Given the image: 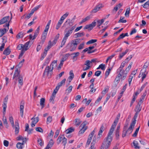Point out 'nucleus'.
Wrapping results in <instances>:
<instances>
[{
	"mask_svg": "<svg viewBox=\"0 0 149 149\" xmlns=\"http://www.w3.org/2000/svg\"><path fill=\"white\" fill-rule=\"evenodd\" d=\"M114 130L110 129L107 137L105 138L102 144L105 146V149H108L110 146L111 142L112 140L113 137L111 136Z\"/></svg>",
	"mask_w": 149,
	"mask_h": 149,
	"instance_id": "1",
	"label": "nucleus"
},
{
	"mask_svg": "<svg viewBox=\"0 0 149 149\" xmlns=\"http://www.w3.org/2000/svg\"><path fill=\"white\" fill-rule=\"evenodd\" d=\"M57 61L54 60L51 64L50 67L47 66L46 67L44 71L43 75H46L50 78L52 74L53 70L54 68V66L56 67L57 65Z\"/></svg>",
	"mask_w": 149,
	"mask_h": 149,
	"instance_id": "2",
	"label": "nucleus"
},
{
	"mask_svg": "<svg viewBox=\"0 0 149 149\" xmlns=\"http://www.w3.org/2000/svg\"><path fill=\"white\" fill-rule=\"evenodd\" d=\"M81 41L80 38H77L72 40L70 44H68L70 45V50L72 52L74 51L76 49L77 45L79 44Z\"/></svg>",
	"mask_w": 149,
	"mask_h": 149,
	"instance_id": "3",
	"label": "nucleus"
},
{
	"mask_svg": "<svg viewBox=\"0 0 149 149\" xmlns=\"http://www.w3.org/2000/svg\"><path fill=\"white\" fill-rule=\"evenodd\" d=\"M134 122L131 123L130 127L127 130H123L122 134L123 138L127 134L129 135L132 132L133 129L134 127Z\"/></svg>",
	"mask_w": 149,
	"mask_h": 149,
	"instance_id": "4",
	"label": "nucleus"
},
{
	"mask_svg": "<svg viewBox=\"0 0 149 149\" xmlns=\"http://www.w3.org/2000/svg\"><path fill=\"white\" fill-rule=\"evenodd\" d=\"M32 43L33 42H31L28 41L24 45L21 44L19 45L17 47V49L19 50H25V48H26L27 46L29 49Z\"/></svg>",
	"mask_w": 149,
	"mask_h": 149,
	"instance_id": "5",
	"label": "nucleus"
},
{
	"mask_svg": "<svg viewBox=\"0 0 149 149\" xmlns=\"http://www.w3.org/2000/svg\"><path fill=\"white\" fill-rule=\"evenodd\" d=\"M67 139L64 137V135H63L62 136L60 135L57 139V143L58 144H59L62 141V143L65 147L67 143Z\"/></svg>",
	"mask_w": 149,
	"mask_h": 149,
	"instance_id": "6",
	"label": "nucleus"
},
{
	"mask_svg": "<svg viewBox=\"0 0 149 149\" xmlns=\"http://www.w3.org/2000/svg\"><path fill=\"white\" fill-rule=\"evenodd\" d=\"M135 111L136 112V113L133 117L134 120H133L131 123H132L133 122H134V126L135 125L136 123V119L137 118V116L138 115L139 113L140 112V104H139V102L138 104L136 106L135 109Z\"/></svg>",
	"mask_w": 149,
	"mask_h": 149,
	"instance_id": "7",
	"label": "nucleus"
},
{
	"mask_svg": "<svg viewBox=\"0 0 149 149\" xmlns=\"http://www.w3.org/2000/svg\"><path fill=\"white\" fill-rule=\"evenodd\" d=\"M96 23L95 20H94L91 24L86 25L84 28V29H88V30H91L96 26Z\"/></svg>",
	"mask_w": 149,
	"mask_h": 149,
	"instance_id": "8",
	"label": "nucleus"
},
{
	"mask_svg": "<svg viewBox=\"0 0 149 149\" xmlns=\"http://www.w3.org/2000/svg\"><path fill=\"white\" fill-rule=\"evenodd\" d=\"M120 116V113H119L117 115L116 118L114 120V121L112 124L110 129H112L114 130V129L115 128L119 119Z\"/></svg>",
	"mask_w": 149,
	"mask_h": 149,
	"instance_id": "9",
	"label": "nucleus"
},
{
	"mask_svg": "<svg viewBox=\"0 0 149 149\" xmlns=\"http://www.w3.org/2000/svg\"><path fill=\"white\" fill-rule=\"evenodd\" d=\"M16 70H15L13 77V79L17 81L20 75V71L18 70V68H16Z\"/></svg>",
	"mask_w": 149,
	"mask_h": 149,
	"instance_id": "10",
	"label": "nucleus"
},
{
	"mask_svg": "<svg viewBox=\"0 0 149 149\" xmlns=\"http://www.w3.org/2000/svg\"><path fill=\"white\" fill-rule=\"evenodd\" d=\"M103 7V5L102 4H99L95 6V7L91 11V13H95L99 11L100 9Z\"/></svg>",
	"mask_w": 149,
	"mask_h": 149,
	"instance_id": "11",
	"label": "nucleus"
},
{
	"mask_svg": "<svg viewBox=\"0 0 149 149\" xmlns=\"http://www.w3.org/2000/svg\"><path fill=\"white\" fill-rule=\"evenodd\" d=\"M140 72H141L142 74V82L143 80L146 77V75L148 74V72L146 71V69L143 68L141 70Z\"/></svg>",
	"mask_w": 149,
	"mask_h": 149,
	"instance_id": "12",
	"label": "nucleus"
},
{
	"mask_svg": "<svg viewBox=\"0 0 149 149\" xmlns=\"http://www.w3.org/2000/svg\"><path fill=\"white\" fill-rule=\"evenodd\" d=\"M127 63V62L125 61L123 62V63H121L120 67L117 69V72H120L121 73H122V72H123V68L125 66V64Z\"/></svg>",
	"mask_w": 149,
	"mask_h": 149,
	"instance_id": "13",
	"label": "nucleus"
},
{
	"mask_svg": "<svg viewBox=\"0 0 149 149\" xmlns=\"http://www.w3.org/2000/svg\"><path fill=\"white\" fill-rule=\"evenodd\" d=\"M118 75L115 79V81H116L117 82H119L120 81V79H121L122 81L124 80V79H123L122 78L123 77V75L120 72H117Z\"/></svg>",
	"mask_w": 149,
	"mask_h": 149,
	"instance_id": "14",
	"label": "nucleus"
},
{
	"mask_svg": "<svg viewBox=\"0 0 149 149\" xmlns=\"http://www.w3.org/2000/svg\"><path fill=\"white\" fill-rule=\"evenodd\" d=\"M24 104V102L22 101L21 102L20 106V113L22 117H23V116Z\"/></svg>",
	"mask_w": 149,
	"mask_h": 149,
	"instance_id": "15",
	"label": "nucleus"
},
{
	"mask_svg": "<svg viewBox=\"0 0 149 149\" xmlns=\"http://www.w3.org/2000/svg\"><path fill=\"white\" fill-rule=\"evenodd\" d=\"M9 17V16H8L2 18L0 20V25L7 22Z\"/></svg>",
	"mask_w": 149,
	"mask_h": 149,
	"instance_id": "16",
	"label": "nucleus"
},
{
	"mask_svg": "<svg viewBox=\"0 0 149 149\" xmlns=\"http://www.w3.org/2000/svg\"><path fill=\"white\" fill-rule=\"evenodd\" d=\"M57 41L54 39V40L52 42L51 40H49L48 43V45L47 46L48 49H50L52 46H54L56 44Z\"/></svg>",
	"mask_w": 149,
	"mask_h": 149,
	"instance_id": "17",
	"label": "nucleus"
},
{
	"mask_svg": "<svg viewBox=\"0 0 149 149\" xmlns=\"http://www.w3.org/2000/svg\"><path fill=\"white\" fill-rule=\"evenodd\" d=\"M139 94V93L138 92H136L135 94L133 95V98L132 99L131 102L130 104V106L131 107L132 106V105L133 104V103L135 101L136 98V97Z\"/></svg>",
	"mask_w": 149,
	"mask_h": 149,
	"instance_id": "18",
	"label": "nucleus"
},
{
	"mask_svg": "<svg viewBox=\"0 0 149 149\" xmlns=\"http://www.w3.org/2000/svg\"><path fill=\"white\" fill-rule=\"evenodd\" d=\"M2 121L4 125L6 127L8 128V122L7 121L6 117L4 116H3L2 118Z\"/></svg>",
	"mask_w": 149,
	"mask_h": 149,
	"instance_id": "19",
	"label": "nucleus"
},
{
	"mask_svg": "<svg viewBox=\"0 0 149 149\" xmlns=\"http://www.w3.org/2000/svg\"><path fill=\"white\" fill-rule=\"evenodd\" d=\"M130 70H128L127 68H126V69L124 70H123V72H122V74L123 75V77L122 78L123 79H125L127 77V74L129 72Z\"/></svg>",
	"mask_w": 149,
	"mask_h": 149,
	"instance_id": "20",
	"label": "nucleus"
},
{
	"mask_svg": "<svg viewBox=\"0 0 149 149\" xmlns=\"http://www.w3.org/2000/svg\"><path fill=\"white\" fill-rule=\"evenodd\" d=\"M40 29V26H39L35 32L34 35L33 36V38H32V40L35 39L37 36L38 35V34Z\"/></svg>",
	"mask_w": 149,
	"mask_h": 149,
	"instance_id": "21",
	"label": "nucleus"
},
{
	"mask_svg": "<svg viewBox=\"0 0 149 149\" xmlns=\"http://www.w3.org/2000/svg\"><path fill=\"white\" fill-rule=\"evenodd\" d=\"M10 52L11 51L10 49L9 46L5 49L3 52V54L6 55H8L10 54Z\"/></svg>",
	"mask_w": 149,
	"mask_h": 149,
	"instance_id": "22",
	"label": "nucleus"
},
{
	"mask_svg": "<svg viewBox=\"0 0 149 149\" xmlns=\"http://www.w3.org/2000/svg\"><path fill=\"white\" fill-rule=\"evenodd\" d=\"M63 21L64 20L61 18L59 20L56 27V29L57 30L58 29L61 27V24L63 22Z\"/></svg>",
	"mask_w": 149,
	"mask_h": 149,
	"instance_id": "23",
	"label": "nucleus"
},
{
	"mask_svg": "<svg viewBox=\"0 0 149 149\" xmlns=\"http://www.w3.org/2000/svg\"><path fill=\"white\" fill-rule=\"evenodd\" d=\"M15 134H17L18 133L19 131V123L18 122L15 121Z\"/></svg>",
	"mask_w": 149,
	"mask_h": 149,
	"instance_id": "24",
	"label": "nucleus"
},
{
	"mask_svg": "<svg viewBox=\"0 0 149 149\" xmlns=\"http://www.w3.org/2000/svg\"><path fill=\"white\" fill-rule=\"evenodd\" d=\"M133 144L134 146V148L135 149H139L140 147L139 146V143L138 142L134 140L133 141Z\"/></svg>",
	"mask_w": 149,
	"mask_h": 149,
	"instance_id": "25",
	"label": "nucleus"
},
{
	"mask_svg": "<svg viewBox=\"0 0 149 149\" xmlns=\"http://www.w3.org/2000/svg\"><path fill=\"white\" fill-rule=\"evenodd\" d=\"M7 31H8V30L5 28L0 29V37H2L6 32Z\"/></svg>",
	"mask_w": 149,
	"mask_h": 149,
	"instance_id": "26",
	"label": "nucleus"
},
{
	"mask_svg": "<svg viewBox=\"0 0 149 149\" xmlns=\"http://www.w3.org/2000/svg\"><path fill=\"white\" fill-rule=\"evenodd\" d=\"M45 98H42L40 100V104L42 107V109L45 107Z\"/></svg>",
	"mask_w": 149,
	"mask_h": 149,
	"instance_id": "27",
	"label": "nucleus"
},
{
	"mask_svg": "<svg viewBox=\"0 0 149 149\" xmlns=\"http://www.w3.org/2000/svg\"><path fill=\"white\" fill-rule=\"evenodd\" d=\"M54 143V142L53 140L52 139H51L50 140L46 147L49 148L52 147Z\"/></svg>",
	"mask_w": 149,
	"mask_h": 149,
	"instance_id": "28",
	"label": "nucleus"
},
{
	"mask_svg": "<svg viewBox=\"0 0 149 149\" xmlns=\"http://www.w3.org/2000/svg\"><path fill=\"white\" fill-rule=\"evenodd\" d=\"M74 129L73 127H70L66 130L65 131V132L66 134L74 132Z\"/></svg>",
	"mask_w": 149,
	"mask_h": 149,
	"instance_id": "29",
	"label": "nucleus"
},
{
	"mask_svg": "<svg viewBox=\"0 0 149 149\" xmlns=\"http://www.w3.org/2000/svg\"><path fill=\"white\" fill-rule=\"evenodd\" d=\"M129 49H127L125 52H122L121 53H120L119 55V58L120 59H121L122 58V57L126 54L127 53V52H128Z\"/></svg>",
	"mask_w": 149,
	"mask_h": 149,
	"instance_id": "30",
	"label": "nucleus"
},
{
	"mask_svg": "<svg viewBox=\"0 0 149 149\" xmlns=\"http://www.w3.org/2000/svg\"><path fill=\"white\" fill-rule=\"evenodd\" d=\"M85 35V33L84 32H79L75 34V35L76 36V38H79Z\"/></svg>",
	"mask_w": 149,
	"mask_h": 149,
	"instance_id": "31",
	"label": "nucleus"
},
{
	"mask_svg": "<svg viewBox=\"0 0 149 149\" xmlns=\"http://www.w3.org/2000/svg\"><path fill=\"white\" fill-rule=\"evenodd\" d=\"M104 126L102 125L101 127L99 132L98 134V136H99V137H100V135H102V134L104 130Z\"/></svg>",
	"mask_w": 149,
	"mask_h": 149,
	"instance_id": "32",
	"label": "nucleus"
},
{
	"mask_svg": "<svg viewBox=\"0 0 149 149\" xmlns=\"http://www.w3.org/2000/svg\"><path fill=\"white\" fill-rule=\"evenodd\" d=\"M3 115H5L6 111V108H7V103H6V102H3Z\"/></svg>",
	"mask_w": 149,
	"mask_h": 149,
	"instance_id": "33",
	"label": "nucleus"
},
{
	"mask_svg": "<svg viewBox=\"0 0 149 149\" xmlns=\"http://www.w3.org/2000/svg\"><path fill=\"white\" fill-rule=\"evenodd\" d=\"M104 19H102L101 20H97V27L100 26L104 22Z\"/></svg>",
	"mask_w": 149,
	"mask_h": 149,
	"instance_id": "34",
	"label": "nucleus"
},
{
	"mask_svg": "<svg viewBox=\"0 0 149 149\" xmlns=\"http://www.w3.org/2000/svg\"><path fill=\"white\" fill-rule=\"evenodd\" d=\"M28 49H29L28 48V47L27 46V47H26V48H25V50H22L19 55V58H20L23 56L25 51L27 50Z\"/></svg>",
	"mask_w": 149,
	"mask_h": 149,
	"instance_id": "35",
	"label": "nucleus"
},
{
	"mask_svg": "<svg viewBox=\"0 0 149 149\" xmlns=\"http://www.w3.org/2000/svg\"><path fill=\"white\" fill-rule=\"evenodd\" d=\"M73 21H72V19L70 20V19H68L66 21L65 23H67L70 26H72L73 25Z\"/></svg>",
	"mask_w": 149,
	"mask_h": 149,
	"instance_id": "36",
	"label": "nucleus"
},
{
	"mask_svg": "<svg viewBox=\"0 0 149 149\" xmlns=\"http://www.w3.org/2000/svg\"><path fill=\"white\" fill-rule=\"evenodd\" d=\"M24 59H22L21 61L19 62V64L17 65L16 66L15 68H17V67L20 68L22 65L24 63Z\"/></svg>",
	"mask_w": 149,
	"mask_h": 149,
	"instance_id": "37",
	"label": "nucleus"
},
{
	"mask_svg": "<svg viewBox=\"0 0 149 149\" xmlns=\"http://www.w3.org/2000/svg\"><path fill=\"white\" fill-rule=\"evenodd\" d=\"M65 81H66V79H64L60 82L58 84L57 86H58L59 87H60L63 84L64 85L65 84Z\"/></svg>",
	"mask_w": 149,
	"mask_h": 149,
	"instance_id": "38",
	"label": "nucleus"
},
{
	"mask_svg": "<svg viewBox=\"0 0 149 149\" xmlns=\"http://www.w3.org/2000/svg\"><path fill=\"white\" fill-rule=\"evenodd\" d=\"M72 86H70L66 90V93H67L68 94L70 93L72 91Z\"/></svg>",
	"mask_w": 149,
	"mask_h": 149,
	"instance_id": "39",
	"label": "nucleus"
},
{
	"mask_svg": "<svg viewBox=\"0 0 149 149\" xmlns=\"http://www.w3.org/2000/svg\"><path fill=\"white\" fill-rule=\"evenodd\" d=\"M97 41L96 39H91L89 40L86 43L87 45H89L96 42Z\"/></svg>",
	"mask_w": 149,
	"mask_h": 149,
	"instance_id": "40",
	"label": "nucleus"
},
{
	"mask_svg": "<svg viewBox=\"0 0 149 149\" xmlns=\"http://www.w3.org/2000/svg\"><path fill=\"white\" fill-rule=\"evenodd\" d=\"M39 118L38 117H37L36 118L34 117L32 118L31 120H33L32 123L36 124L39 121Z\"/></svg>",
	"mask_w": 149,
	"mask_h": 149,
	"instance_id": "41",
	"label": "nucleus"
},
{
	"mask_svg": "<svg viewBox=\"0 0 149 149\" xmlns=\"http://www.w3.org/2000/svg\"><path fill=\"white\" fill-rule=\"evenodd\" d=\"M75 125L77 126H78L81 123V121L79 119H75Z\"/></svg>",
	"mask_w": 149,
	"mask_h": 149,
	"instance_id": "42",
	"label": "nucleus"
},
{
	"mask_svg": "<svg viewBox=\"0 0 149 149\" xmlns=\"http://www.w3.org/2000/svg\"><path fill=\"white\" fill-rule=\"evenodd\" d=\"M109 89V88L108 86L105 87L104 90L102 91V94L105 95L106 93L108 91Z\"/></svg>",
	"mask_w": 149,
	"mask_h": 149,
	"instance_id": "43",
	"label": "nucleus"
},
{
	"mask_svg": "<svg viewBox=\"0 0 149 149\" xmlns=\"http://www.w3.org/2000/svg\"><path fill=\"white\" fill-rule=\"evenodd\" d=\"M19 80V83L21 85H22L23 84V77L21 76H19L18 78Z\"/></svg>",
	"mask_w": 149,
	"mask_h": 149,
	"instance_id": "44",
	"label": "nucleus"
},
{
	"mask_svg": "<svg viewBox=\"0 0 149 149\" xmlns=\"http://www.w3.org/2000/svg\"><path fill=\"white\" fill-rule=\"evenodd\" d=\"M88 127L86 126L85 128H82L79 131V134H83L85 132V131L87 130L88 128Z\"/></svg>",
	"mask_w": 149,
	"mask_h": 149,
	"instance_id": "45",
	"label": "nucleus"
},
{
	"mask_svg": "<svg viewBox=\"0 0 149 149\" xmlns=\"http://www.w3.org/2000/svg\"><path fill=\"white\" fill-rule=\"evenodd\" d=\"M71 32L69 30L67 31L65 35L64 38L68 39V37L70 36L72 34Z\"/></svg>",
	"mask_w": 149,
	"mask_h": 149,
	"instance_id": "46",
	"label": "nucleus"
},
{
	"mask_svg": "<svg viewBox=\"0 0 149 149\" xmlns=\"http://www.w3.org/2000/svg\"><path fill=\"white\" fill-rule=\"evenodd\" d=\"M111 69L112 68H110L107 70L105 73V75L106 77H107L109 75Z\"/></svg>",
	"mask_w": 149,
	"mask_h": 149,
	"instance_id": "47",
	"label": "nucleus"
},
{
	"mask_svg": "<svg viewBox=\"0 0 149 149\" xmlns=\"http://www.w3.org/2000/svg\"><path fill=\"white\" fill-rule=\"evenodd\" d=\"M130 7L127 8L126 10L125 13V15L126 17H129V14L130 13Z\"/></svg>",
	"mask_w": 149,
	"mask_h": 149,
	"instance_id": "48",
	"label": "nucleus"
},
{
	"mask_svg": "<svg viewBox=\"0 0 149 149\" xmlns=\"http://www.w3.org/2000/svg\"><path fill=\"white\" fill-rule=\"evenodd\" d=\"M69 14V13L68 12L66 13L65 14H64L62 17H61V18L63 20L65 19L68 15Z\"/></svg>",
	"mask_w": 149,
	"mask_h": 149,
	"instance_id": "49",
	"label": "nucleus"
},
{
	"mask_svg": "<svg viewBox=\"0 0 149 149\" xmlns=\"http://www.w3.org/2000/svg\"><path fill=\"white\" fill-rule=\"evenodd\" d=\"M67 39L65 38L64 37L63 38V39L61 43V47H62L63 46L65 45V44L66 42Z\"/></svg>",
	"mask_w": 149,
	"mask_h": 149,
	"instance_id": "50",
	"label": "nucleus"
},
{
	"mask_svg": "<svg viewBox=\"0 0 149 149\" xmlns=\"http://www.w3.org/2000/svg\"><path fill=\"white\" fill-rule=\"evenodd\" d=\"M90 18V17L89 16H88L85 17V18L83 19V20L81 22V23H82L86 22L87 21L89 20Z\"/></svg>",
	"mask_w": 149,
	"mask_h": 149,
	"instance_id": "51",
	"label": "nucleus"
},
{
	"mask_svg": "<svg viewBox=\"0 0 149 149\" xmlns=\"http://www.w3.org/2000/svg\"><path fill=\"white\" fill-rule=\"evenodd\" d=\"M119 133L120 131H116L115 132V136L116 139L118 140L119 139Z\"/></svg>",
	"mask_w": 149,
	"mask_h": 149,
	"instance_id": "52",
	"label": "nucleus"
},
{
	"mask_svg": "<svg viewBox=\"0 0 149 149\" xmlns=\"http://www.w3.org/2000/svg\"><path fill=\"white\" fill-rule=\"evenodd\" d=\"M9 121L11 123L12 127H13L14 126V123L13 118L12 116L9 117Z\"/></svg>",
	"mask_w": 149,
	"mask_h": 149,
	"instance_id": "53",
	"label": "nucleus"
},
{
	"mask_svg": "<svg viewBox=\"0 0 149 149\" xmlns=\"http://www.w3.org/2000/svg\"><path fill=\"white\" fill-rule=\"evenodd\" d=\"M17 148L18 149H22L23 146L21 145V143L18 142L17 144Z\"/></svg>",
	"mask_w": 149,
	"mask_h": 149,
	"instance_id": "54",
	"label": "nucleus"
},
{
	"mask_svg": "<svg viewBox=\"0 0 149 149\" xmlns=\"http://www.w3.org/2000/svg\"><path fill=\"white\" fill-rule=\"evenodd\" d=\"M146 95V91H145V92L143 93V94L142 96V99H140V103H142L144 100L145 97Z\"/></svg>",
	"mask_w": 149,
	"mask_h": 149,
	"instance_id": "55",
	"label": "nucleus"
},
{
	"mask_svg": "<svg viewBox=\"0 0 149 149\" xmlns=\"http://www.w3.org/2000/svg\"><path fill=\"white\" fill-rule=\"evenodd\" d=\"M96 137L94 136L93 137L92 141L91 144V145L95 146V145L96 143Z\"/></svg>",
	"mask_w": 149,
	"mask_h": 149,
	"instance_id": "56",
	"label": "nucleus"
},
{
	"mask_svg": "<svg viewBox=\"0 0 149 149\" xmlns=\"http://www.w3.org/2000/svg\"><path fill=\"white\" fill-rule=\"evenodd\" d=\"M36 130L37 132H39L43 133V130L40 127H37L36 128Z\"/></svg>",
	"mask_w": 149,
	"mask_h": 149,
	"instance_id": "57",
	"label": "nucleus"
},
{
	"mask_svg": "<svg viewBox=\"0 0 149 149\" xmlns=\"http://www.w3.org/2000/svg\"><path fill=\"white\" fill-rule=\"evenodd\" d=\"M87 124V122L85 121L83 122L80 125V127H81L82 128H85L87 126H86Z\"/></svg>",
	"mask_w": 149,
	"mask_h": 149,
	"instance_id": "58",
	"label": "nucleus"
},
{
	"mask_svg": "<svg viewBox=\"0 0 149 149\" xmlns=\"http://www.w3.org/2000/svg\"><path fill=\"white\" fill-rule=\"evenodd\" d=\"M49 29H47V28H45V29L42 33L43 36H44L47 37V32Z\"/></svg>",
	"mask_w": 149,
	"mask_h": 149,
	"instance_id": "59",
	"label": "nucleus"
},
{
	"mask_svg": "<svg viewBox=\"0 0 149 149\" xmlns=\"http://www.w3.org/2000/svg\"><path fill=\"white\" fill-rule=\"evenodd\" d=\"M143 7L144 8H147L148 7L149 8V0L144 4Z\"/></svg>",
	"mask_w": 149,
	"mask_h": 149,
	"instance_id": "60",
	"label": "nucleus"
},
{
	"mask_svg": "<svg viewBox=\"0 0 149 149\" xmlns=\"http://www.w3.org/2000/svg\"><path fill=\"white\" fill-rule=\"evenodd\" d=\"M46 38V37L42 36L41 37V40L40 43H41L42 45L44 43Z\"/></svg>",
	"mask_w": 149,
	"mask_h": 149,
	"instance_id": "61",
	"label": "nucleus"
},
{
	"mask_svg": "<svg viewBox=\"0 0 149 149\" xmlns=\"http://www.w3.org/2000/svg\"><path fill=\"white\" fill-rule=\"evenodd\" d=\"M52 117L51 116H49L47 119V124L50 123L52 121Z\"/></svg>",
	"mask_w": 149,
	"mask_h": 149,
	"instance_id": "62",
	"label": "nucleus"
},
{
	"mask_svg": "<svg viewBox=\"0 0 149 149\" xmlns=\"http://www.w3.org/2000/svg\"><path fill=\"white\" fill-rule=\"evenodd\" d=\"M55 95H54L53 93L52 94L49 99L50 102H51L52 101H54V99L55 97Z\"/></svg>",
	"mask_w": 149,
	"mask_h": 149,
	"instance_id": "63",
	"label": "nucleus"
},
{
	"mask_svg": "<svg viewBox=\"0 0 149 149\" xmlns=\"http://www.w3.org/2000/svg\"><path fill=\"white\" fill-rule=\"evenodd\" d=\"M60 87H59L58 86H57L55 88L54 90V92L53 93V94H54V95L56 94V93H57L58 90L59 89Z\"/></svg>",
	"mask_w": 149,
	"mask_h": 149,
	"instance_id": "64",
	"label": "nucleus"
}]
</instances>
